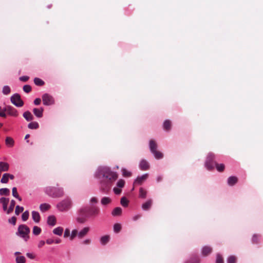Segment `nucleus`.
<instances>
[{
    "label": "nucleus",
    "mask_w": 263,
    "mask_h": 263,
    "mask_svg": "<svg viewBox=\"0 0 263 263\" xmlns=\"http://www.w3.org/2000/svg\"><path fill=\"white\" fill-rule=\"evenodd\" d=\"M96 176L101 180L102 190L106 192L109 188V184L115 181L118 178V175L110 168L103 166L98 168Z\"/></svg>",
    "instance_id": "obj_1"
},
{
    "label": "nucleus",
    "mask_w": 263,
    "mask_h": 263,
    "mask_svg": "<svg viewBox=\"0 0 263 263\" xmlns=\"http://www.w3.org/2000/svg\"><path fill=\"white\" fill-rule=\"evenodd\" d=\"M46 193L53 198H60L64 196V192L62 188L47 187L45 189Z\"/></svg>",
    "instance_id": "obj_2"
},
{
    "label": "nucleus",
    "mask_w": 263,
    "mask_h": 263,
    "mask_svg": "<svg viewBox=\"0 0 263 263\" xmlns=\"http://www.w3.org/2000/svg\"><path fill=\"white\" fill-rule=\"evenodd\" d=\"M81 212L83 214H87L88 217H95L98 216L100 210L99 207L97 206H85L81 208Z\"/></svg>",
    "instance_id": "obj_3"
},
{
    "label": "nucleus",
    "mask_w": 263,
    "mask_h": 263,
    "mask_svg": "<svg viewBox=\"0 0 263 263\" xmlns=\"http://www.w3.org/2000/svg\"><path fill=\"white\" fill-rule=\"evenodd\" d=\"M72 206V202L69 198L65 199L60 202L57 205V208L61 212H65L68 211Z\"/></svg>",
    "instance_id": "obj_4"
},
{
    "label": "nucleus",
    "mask_w": 263,
    "mask_h": 263,
    "mask_svg": "<svg viewBox=\"0 0 263 263\" xmlns=\"http://www.w3.org/2000/svg\"><path fill=\"white\" fill-rule=\"evenodd\" d=\"M149 147L151 152L154 155L156 159H159L162 158L163 156V154L160 152L157 151V144L154 140H150Z\"/></svg>",
    "instance_id": "obj_5"
},
{
    "label": "nucleus",
    "mask_w": 263,
    "mask_h": 263,
    "mask_svg": "<svg viewBox=\"0 0 263 263\" xmlns=\"http://www.w3.org/2000/svg\"><path fill=\"white\" fill-rule=\"evenodd\" d=\"M29 228L25 224L20 225L18 228V234L25 240L29 238Z\"/></svg>",
    "instance_id": "obj_6"
},
{
    "label": "nucleus",
    "mask_w": 263,
    "mask_h": 263,
    "mask_svg": "<svg viewBox=\"0 0 263 263\" xmlns=\"http://www.w3.org/2000/svg\"><path fill=\"white\" fill-rule=\"evenodd\" d=\"M215 156L212 153H209L206 157L205 165L209 170H212L215 167V163H216L214 161Z\"/></svg>",
    "instance_id": "obj_7"
},
{
    "label": "nucleus",
    "mask_w": 263,
    "mask_h": 263,
    "mask_svg": "<svg viewBox=\"0 0 263 263\" xmlns=\"http://www.w3.org/2000/svg\"><path fill=\"white\" fill-rule=\"evenodd\" d=\"M11 102L12 104L17 107H22L24 105V102L21 98V96L18 93H15L11 97Z\"/></svg>",
    "instance_id": "obj_8"
},
{
    "label": "nucleus",
    "mask_w": 263,
    "mask_h": 263,
    "mask_svg": "<svg viewBox=\"0 0 263 263\" xmlns=\"http://www.w3.org/2000/svg\"><path fill=\"white\" fill-rule=\"evenodd\" d=\"M42 100L45 105H51L54 103L53 98L48 93H45L43 95Z\"/></svg>",
    "instance_id": "obj_9"
},
{
    "label": "nucleus",
    "mask_w": 263,
    "mask_h": 263,
    "mask_svg": "<svg viewBox=\"0 0 263 263\" xmlns=\"http://www.w3.org/2000/svg\"><path fill=\"white\" fill-rule=\"evenodd\" d=\"M148 174H145L141 176H138L134 182V183H133L134 186L142 184V183L148 178ZM134 190V187H133L132 190Z\"/></svg>",
    "instance_id": "obj_10"
},
{
    "label": "nucleus",
    "mask_w": 263,
    "mask_h": 263,
    "mask_svg": "<svg viewBox=\"0 0 263 263\" xmlns=\"http://www.w3.org/2000/svg\"><path fill=\"white\" fill-rule=\"evenodd\" d=\"M5 110H6V112L11 116L14 117H17L18 116L17 110L11 106H6L5 108Z\"/></svg>",
    "instance_id": "obj_11"
},
{
    "label": "nucleus",
    "mask_w": 263,
    "mask_h": 263,
    "mask_svg": "<svg viewBox=\"0 0 263 263\" xmlns=\"http://www.w3.org/2000/svg\"><path fill=\"white\" fill-rule=\"evenodd\" d=\"M79 215L77 218V221L80 223H83L85 222L87 220V218L88 217L87 215L83 214V213L81 212V209H80L79 211Z\"/></svg>",
    "instance_id": "obj_12"
},
{
    "label": "nucleus",
    "mask_w": 263,
    "mask_h": 263,
    "mask_svg": "<svg viewBox=\"0 0 263 263\" xmlns=\"http://www.w3.org/2000/svg\"><path fill=\"white\" fill-rule=\"evenodd\" d=\"M212 251L213 249L211 247L205 246L202 248L201 253L203 256H207L212 253Z\"/></svg>",
    "instance_id": "obj_13"
},
{
    "label": "nucleus",
    "mask_w": 263,
    "mask_h": 263,
    "mask_svg": "<svg viewBox=\"0 0 263 263\" xmlns=\"http://www.w3.org/2000/svg\"><path fill=\"white\" fill-rule=\"evenodd\" d=\"M139 167L142 171H146L149 169V165L147 161L142 159L140 162Z\"/></svg>",
    "instance_id": "obj_14"
},
{
    "label": "nucleus",
    "mask_w": 263,
    "mask_h": 263,
    "mask_svg": "<svg viewBox=\"0 0 263 263\" xmlns=\"http://www.w3.org/2000/svg\"><path fill=\"white\" fill-rule=\"evenodd\" d=\"M153 204V200L148 199L146 202L144 203L142 205V208L143 210L147 211L150 209Z\"/></svg>",
    "instance_id": "obj_15"
},
{
    "label": "nucleus",
    "mask_w": 263,
    "mask_h": 263,
    "mask_svg": "<svg viewBox=\"0 0 263 263\" xmlns=\"http://www.w3.org/2000/svg\"><path fill=\"white\" fill-rule=\"evenodd\" d=\"M43 110L44 109L42 107L40 108H34L33 109V112L37 118H41L43 117Z\"/></svg>",
    "instance_id": "obj_16"
},
{
    "label": "nucleus",
    "mask_w": 263,
    "mask_h": 263,
    "mask_svg": "<svg viewBox=\"0 0 263 263\" xmlns=\"http://www.w3.org/2000/svg\"><path fill=\"white\" fill-rule=\"evenodd\" d=\"M9 199L5 197L0 198V203L3 204V208L4 211H6L7 210V205L9 202Z\"/></svg>",
    "instance_id": "obj_17"
},
{
    "label": "nucleus",
    "mask_w": 263,
    "mask_h": 263,
    "mask_svg": "<svg viewBox=\"0 0 263 263\" xmlns=\"http://www.w3.org/2000/svg\"><path fill=\"white\" fill-rule=\"evenodd\" d=\"M89 231V227H85V228H84L80 232H79L78 237L80 239H82L85 235H87V234L88 233Z\"/></svg>",
    "instance_id": "obj_18"
},
{
    "label": "nucleus",
    "mask_w": 263,
    "mask_h": 263,
    "mask_svg": "<svg viewBox=\"0 0 263 263\" xmlns=\"http://www.w3.org/2000/svg\"><path fill=\"white\" fill-rule=\"evenodd\" d=\"M32 218L34 222L38 223L40 221L41 217L39 212L32 211L31 213Z\"/></svg>",
    "instance_id": "obj_19"
},
{
    "label": "nucleus",
    "mask_w": 263,
    "mask_h": 263,
    "mask_svg": "<svg viewBox=\"0 0 263 263\" xmlns=\"http://www.w3.org/2000/svg\"><path fill=\"white\" fill-rule=\"evenodd\" d=\"M24 118L27 121H30L33 120L34 117L29 111H26L23 113Z\"/></svg>",
    "instance_id": "obj_20"
},
{
    "label": "nucleus",
    "mask_w": 263,
    "mask_h": 263,
    "mask_svg": "<svg viewBox=\"0 0 263 263\" xmlns=\"http://www.w3.org/2000/svg\"><path fill=\"white\" fill-rule=\"evenodd\" d=\"M9 168V165L8 163L0 162V171L6 172L8 171Z\"/></svg>",
    "instance_id": "obj_21"
},
{
    "label": "nucleus",
    "mask_w": 263,
    "mask_h": 263,
    "mask_svg": "<svg viewBox=\"0 0 263 263\" xmlns=\"http://www.w3.org/2000/svg\"><path fill=\"white\" fill-rule=\"evenodd\" d=\"M47 223L51 226H54L56 223V218L53 215L48 216L47 218Z\"/></svg>",
    "instance_id": "obj_22"
},
{
    "label": "nucleus",
    "mask_w": 263,
    "mask_h": 263,
    "mask_svg": "<svg viewBox=\"0 0 263 263\" xmlns=\"http://www.w3.org/2000/svg\"><path fill=\"white\" fill-rule=\"evenodd\" d=\"M238 181V178L235 176H231L228 179V183L229 185L232 186Z\"/></svg>",
    "instance_id": "obj_23"
},
{
    "label": "nucleus",
    "mask_w": 263,
    "mask_h": 263,
    "mask_svg": "<svg viewBox=\"0 0 263 263\" xmlns=\"http://www.w3.org/2000/svg\"><path fill=\"white\" fill-rule=\"evenodd\" d=\"M163 128L165 130H170L171 128L172 123L170 120H166L163 123Z\"/></svg>",
    "instance_id": "obj_24"
},
{
    "label": "nucleus",
    "mask_w": 263,
    "mask_h": 263,
    "mask_svg": "<svg viewBox=\"0 0 263 263\" xmlns=\"http://www.w3.org/2000/svg\"><path fill=\"white\" fill-rule=\"evenodd\" d=\"M5 143L8 146L12 147L14 145V141L12 138L7 137L5 140Z\"/></svg>",
    "instance_id": "obj_25"
},
{
    "label": "nucleus",
    "mask_w": 263,
    "mask_h": 263,
    "mask_svg": "<svg viewBox=\"0 0 263 263\" xmlns=\"http://www.w3.org/2000/svg\"><path fill=\"white\" fill-rule=\"evenodd\" d=\"M110 237L109 235H105L102 236L100 238V242L102 245H106L109 241Z\"/></svg>",
    "instance_id": "obj_26"
},
{
    "label": "nucleus",
    "mask_w": 263,
    "mask_h": 263,
    "mask_svg": "<svg viewBox=\"0 0 263 263\" xmlns=\"http://www.w3.org/2000/svg\"><path fill=\"white\" fill-rule=\"evenodd\" d=\"M50 208V205L47 203H42L40 205V209L43 212L48 211Z\"/></svg>",
    "instance_id": "obj_27"
},
{
    "label": "nucleus",
    "mask_w": 263,
    "mask_h": 263,
    "mask_svg": "<svg viewBox=\"0 0 263 263\" xmlns=\"http://www.w3.org/2000/svg\"><path fill=\"white\" fill-rule=\"evenodd\" d=\"M15 205V201L14 200H12L10 202V204L9 208L7 210V214H10L13 211Z\"/></svg>",
    "instance_id": "obj_28"
},
{
    "label": "nucleus",
    "mask_w": 263,
    "mask_h": 263,
    "mask_svg": "<svg viewBox=\"0 0 263 263\" xmlns=\"http://www.w3.org/2000/svg\"><path fill=\"white\" fill-rule=\"evenodd\" d=\"M122 209L120 207L116 208L112 212V215L113 216H119L122 213Z\"/></svg>",
    "instance_id": "obj_29"
},
{
    "label": "nucleus",
    "mask_w": 263,
    "mask_h": 263,
    "mask_svg": "<svg viewBox=\"0 0 263 263\" xmlns=\"http://www.w3.org/2000/svg\"><path fill=\"white\" fill-rule=\"evenodd\" d=\"M39 127V125L37 122H30L28 125V127L31 129H37Z\"/></svg>",
    "instance_id": "obj_30"
},
{
    "label": "nucleus",
    "mask_w": 263,
    "mask_h": 263,
    "mask_svg": "<svg viewBox=\"0 0 263 263\" xmlns=\"http://www.w3.org/2000/svg\"><path fill=\"white\" fill-rule=\"evenodd\" d=\"M63 232V228L62 227H60L56 228L53 230V233L54 234L59 235V236L62 235Z\"/></svg>",
    "instance_id": "obj_31"
},
{
    "label": "nucleus",
    "mask_w": 263,
    "mask_h": 263,
    "mask_svg": "<svg viewBox=\"0 0 263 263\" xmlns=\"http://www.w3.org/2000/svg\"><path fill=\"white\" fill-rule=\"evenodd\" d=\"M111 199L107 197H104L102 198L101 200V204L104 205L109 204L111 202Z\"/></svg>",
    "instance_id": "obj_32"
},
{
    "label": "nucleus",
    "mask_w": 263,
    "mask_h": 263,
    "mask_svg": "<svg viewBox=\"0 0 263 263\" xmlns=\"http://www.w3.org/2000/svg\"><path fill=\"white\" fill-rule=\"evenodd\" d=\"M147 191L142 187L139 190V197L144 199L146 197Z\"/></svg>",
    "instance_id": "obj_33"
},
{
    "label": "nucleus",
    "mask_w": 263,
    "mask_h": 263,
    "mask_svg": "<svg viewBox=\"0 0 263 263\" xmlns=\"http://www.w3.org/2000/svg\"><path fill=\"white\" fill-rule=\"evenodd\" d=\"M34 83L37 86H43L44 84V82L40 78H35L34 79Z\"/></svg>",
    "instance_id": "obj_34"
},
{
    "label": "nucleus",
    "mask_w": 263,
    "mask_h": 263,
    "mask_svg": "<svg viewBox=\"0 0 263 263\" xmlns=\"http://www.w3.org/2000/svg\"><path fill=\"white\" fill-rule=\"evenodd\" d=\"M215 166H216V169L219 172H222L224 171L225 166L223 164H218L217 163H215Z\"/></svg>",
    "instance_id": "obj_35"
},
{
    "label": "nucleus",
    "mask_w": 263,
    "mask_h": 263,
    "mask_svg": "<svg viewBox=\"0 0 263 263\" xmlns=\"http://www.w3.org/2000/svg\"><path fill=\"white\" fill-rule=\"evenodd\" d=\"M10 191L7 188H3L0 189V195H9Z\"/></svg>",
    "instance_id": "obj_36"
},
{
    "label": "nucleus",
    "mask_w": 263,
    "mask_h": 263,
    "mask_svg": "<svg viewBox=\"0 0 263 263\" xmlns=\"http://www.w3.org/2000/svg\"><path fill=\"white\" fill-rule=\"evenodd\" d=\"M122 175L125 177H129L132 176V173L125 168L122 169Z\"/></svg>",
    "instance_id": "obj_37"
},
{
    "label": "nucleus",
    "mask_w": 263,
    "mask_h": 263,
    "mask_svg": "<svg viewBox=\"0 0 263 263\" xmlns=\"http://www.w3.org/2000/svg\"><path fill=\"white\" fill-rule=\"evenodd\" d=\"M16 263H25L26 259L23 256H17L16 258Z\"/></svg>",
    "instance_id": "obj_38"
},
{
    "label": "nucleus",
    "mask_w": 263,
    "mask_h": 263,
    "mask_svg": "<svg viewBox=\"0 0 263 263\" xmlns=\"http://www.w3.org/2000/svg\"><path fill=\"white\" fill-rule=\"evenodd\" d=\"M41 232V229L37 226H34L33 228V233L35 235H39Z\"/></svg>",
    "instance_id": "obj_39"
},
{
    "label": "nucleus",
    "mask_w": 263,
    "mask_h": 263,
    "mask_svg": "<svg viewBox=\"0 0 263 263\" xmlns=\"http://www.w3.org/2000/svg\"><path fill=\"white\" fill-rule=\"evenodd\" d=\"M260 235L254 234L252 238V241L253 243H258L259 242Z\"/></svg>",
    "instance_id": "obj_40"
},
{
    "label": "nucleus",
    "mask_w": 263,
    "mask_h": 263,
    "mask_svg": "<svg viewBox=\"0 0 263 263\" xmlns=\"http://www.w3.org/2000/svg\"><path fill=\"white\" fill-rule=\"evenodd\" d=\"M24 208L19 205H16L15 210V213L16 215H18L20 213L23 212Z\"/></svg>",
    "instance_id": "obj_41"
},
{
    "label": "nucleus",
    "mask_w": 263,
    "mask_h": 263,
    "mask_svg": "<svg viewBox=\"0 0 263 263\" xmlns=\"http://www.w3.org/2000/svg\"><path fill=\"white\" fill-rule=\"evenodd\" d=\"M8 180L9 177L8 176H7V173H5L3 175L1 182L2 183H7L8 182Z\"/></svg>",
    "instance_id": "obj_42"
},
{
    "label": "nucleus",
    "mask_w": 263,
    "mask_h": 263,
    "mask_svg": "<svg viewBox=\"0 0 263 263\" xmlns=\"http://www.w3.org/2000/svg\"><path fill=\"white\" fill-rule=\"evenodd\" d=\"M121 204L122 206L126 207L128 205V201L125 197H123L121 199Z\"/></svg>",
    "instance_id": "obj_43"
},
{
    "label": "nucleus",
    "mask_w": 263,
    "mask_h": 263,
    "mask_svg": "<svg viewBox=\"0 0 263 263\" xmlns=\"http://www.w3.org/2000/svg\"><path fill=\"white\" fill-rule=\"evenodd\" d=\"M121 230V225L120 223H116L114 226V230L116 233H119Z\"/></svg>",
    "instance_id": "obj_44"
},
{
    "label": "nucleus",
    "mask_w": 263,
    "mask_h": 263,
    "mask_svg": "<svg viewBox=\"0 0 263 263\" xmlns=\"http://www.w3.org/2000/svg\"><path fill=\"white\" fill-rule=\"evenodd\" d=\"M29 215V212L28 211L24 212L22 215V220L24 221H26L28 219Z\"/></svg>",
    "instance_id": "obj_45"
},
{
    "label": "nucleus",
    "mask_w": 263,
    "mask_h": 263,
    "mask_svg": "<svg viewBox=\"0 0 263 263\" xmlns=\"http://www.w3.org/2000/svg\"><path fill=\"white\" fill-rule=\"evenodd\" d=\"M227 262L228 263H236V257L234 256H230L228 258Z\"/></svg>",
    "instance_id": "obj_46"
},
{
    "label": "nucleus",
    "mask_w": 263,
    "mask_h": 263,
    "mask_svg": "<svg viewBox=\"0 0 263 263\" xmlns=\"http://www.w3.org/2000/svg\"><path fill=\"white\" fill-rule=\"evenodd\" d=\"M3 92L5 95H8L10 92V88L8 86H5L3 89Z\"/></svg>",
    "instance_id": "obj_47"
},
{
    "label": "nucleus",
    "mask_w": 263,
    "mask_h": 263,
    "mask_svg": "<svg viewBox=\"0 0 263 263\" xmlns=\"http://www.w3.org/2000/svg\"><path fill=\"white\" fill-rule=\"evenodd\" d=\"M23 90L26 93H29L31 90V87L29 85H25L23 86Z\"/></svg>",
    "instance_id": "obj_48"
},
{
    "label": "nucleus",
    "mask_w": 263,
    "mask_h": 263,
    "mask_svg": "<svg viewBox=\"0 0 263 263\" xmlns=\"http://www.w3.org/2000/svg\"><path fill=\"white\" fill-rule=\"evenodd\" d=\"M216 263H223V259L221 255L218 254L216 257Z\"/></svg>",
    "instance_id": "obj_49"
},
{
    "label": "nucleus",
    "mask_w": 263,
    "mask_h": 263,
    "mask_svg": "<svg viewBox=\"0 0 263 263\" xmlns=\"http://www.w3.org/2000/svg\"><path fill=\"white\" fill-rule=\"evenodd\" d=\"M124 184L125 181L123 179H120L117 183V185L119 187H123L124 186Z\"/></svg>",
    "instance_id": "obj_50"
},
{
    "label": "nucleus",
    "mask_w": 263,
    "mask_h": 263,
    "mask_svg": "<svg viewBox=\"0 0 263 263\" xmlns=\"http://www.w3.org/2000/svg\"><path fill=\"white\" fill-rule=\"evenodd\" d=\"M78 232L77 230H73L72 231V232H71V236H70V239L71 240H72L73 239V238L76 236H78Z\"/></svg>",
    "instance_id": "obj_51"
},
{
    "label": "nucleus",
    "mask_w": 263,
    "mask_h": 263,
    "mask_svg": "<svg viewBox=\"0 0 263 263\" xmlns=\"http://www.w3.org/2000/svg\"><path fill=\"white\" fill-rule=\"evenodd\" d=\"M16 221V218L14 216H13L12 217L9 219V220H8V222L10 223H11L12 224H13L14 226L15 225Z\"/></svg>",
    "instance_id": "obj_52"
},
{
    "label": "nucleus",
    "mask_w": 263,
    "mask_h": 263,
    "mask_svg": "<svg viewBox=\"0 0 263 263\" xmlns=\"http://www.w3.org/2000/svg\"><path fill=\"white\" fill-rule=\"evenodd\" d=\"M12 195L14 197H18V194L17 192L16 187H13L12 188Z\"/></svg>",
    "instance_id": "obj_53"
},
{
    "label": "nucleus",
    "mask_w": 263,
    "mask_h": 263,
    "mask_svg": "<svg viewBox=\"0 0 263 263\" xmlns=\"http://www.w3.org/2000/svg\"><path fill=\"white\" fill-rule=\"evenodd\" d=\"M6 110H5L4 109H2L1 107H0V117L5 118L6 117V115L5 114V112Z\"/></svg>",
    "instance_id": "obj_54"
},
{
    "label": "nucleus",
    "mask_w": 263,
    "mask_h": 263,
    "mask_svg": "<svg viewBox=\"0 0 263 263\" xmlns=\"http://www.w3.org/2000/svg\"><path fill=\"white\" fill-rule=\"evenodd\" d=\"M29 79L28 76H23L20 78V80L23 82H27Z\"/></svg>",
    "instance_id": "obj_55"
},
{
    "label": "nucleus",
    "mask_w": 263,
    "mask_h": 263,
    "mask_svg": "<svg viewBox=\"0 0 263 263\" xmlns=\"http://www.w3.org/2000/svg\"><path fill=\"white\" fill-rule=\"evenodd\" d=\"M114 192L116 194L118 195L121 193V190L118 187H114Z\"/></svg>",
    "instance_id": "obj_56"
},
{
    "label": "nucleus",
    "mask_w": 263,
    "mask_h": 263,
    "mask_svg": "<svg viewBox=\"0 0 263 263\" xmlns=\"http://www.w3.org/2000/svg\"><path fill=\"white\" fill-rule=\"evenodd\" d=\"M70 235V231L69 229H66L65 231L64 237H67Z\"/></svg>",
    "instance_id": "obj_57"
},
{
    "label": "nucleus",
    "mask_w": 263,
    "mask_h": 263,
    "mask_svg": "<svg viewBox=\"0 0 263 263\" xmlns=\"http://www.w3.org/2000/svg\"><path fill=\"white\" fill-rule=\"evenodd\" d=\"M41 102V100L40 98H36L34 101V103L36 105H40Z\"/></svg>",
    "instance_id": "obj_58"
},
{
    "label": "nucleus",
    "mask_w": 263,
    "mask_h": 263,
    "mask_svg": "<svg viewBox=\"0 0 263 263\" xmlns=\"http://www.w3.org/2000/svg\"><path fill=\"white\" fill-rule=\"evenodd\" d=\"M190 261H193V263H199L200 259L198 258H194L191 259Z\"/></svg>",
    "instance_id": "obj_59"
},
{
    "label": "nucleus",
    "mask_w": 263,
    "mask_h": 263,
    "mask_svg": "<svg viewBox=\"0 0 263 263\" xmlns=\"http://www.w3.org/2000/svg\"><path fill=\"white\" fill-rule=\"evenodd\" d=\"M26 255L28 257L31 259H34L35 258V255L32 253H27Z\"/></svg>",
    "instance_id": "obj_60"
},
{
    "label": "nucleus",
    "mask_w": 263,
    "mask_h": 263,
    "mask_svg": "<svg viewBox=\"0 0 263 263\" xmlns=\"http://www.w3.org/2000/svg\"><path fill=\"white\" fill-rule=\"evenodd\" d=\"M54 242V240L52 239L49 238L46 240V243L48 245H51Z\"/></svg>",
    "instance_id": "obj_61"
},
{
    "label": "nucleus",
    "mask_w": 263,
    "mask_h": 263,
    "mask_svg": "<svg viewBox=\"0 0 263 263\" xmlns=\"http://www.w3.org/2000/svg\"><path fill=\"white\" fill-rule=\"evenodd\" d=\"M45 242L44 240H41L38 244L39 248H42L44 245Z\"/></svg>",
    "instance_id": "obj_62"
},
{
    "label": "nucleus",
    "mask_w": 263,
    "mask_h": 263,
    "mask_svg": "<svg viewBox=\"0 0 263 263\" xmlns=\"http://www.w3.org/2000/svg\"><path fill=\"white\" fill-rule=\"evenodd\" d=\"M90 202L96 203L98 202V199L96 197H92L90 199Z\"/></svg>",
    "instance_id": "obj_63"
},
{
    "label": "nucleus",
    "mask_w": 263,
    "mask_h": 263,
    "mask_svg": "<svg viewBox=\"0 0 263 263\" xmlns=\"http://www.w3.org/2000/svg\"><path fill=\"white\" fill-rule=\"evenodd\" d=\"M91 240L89 239H86L84 241H83V243L85 245H89L90 243Z\"/></svg>",
    "instance_id": "obj_64"
}]
</instances>
